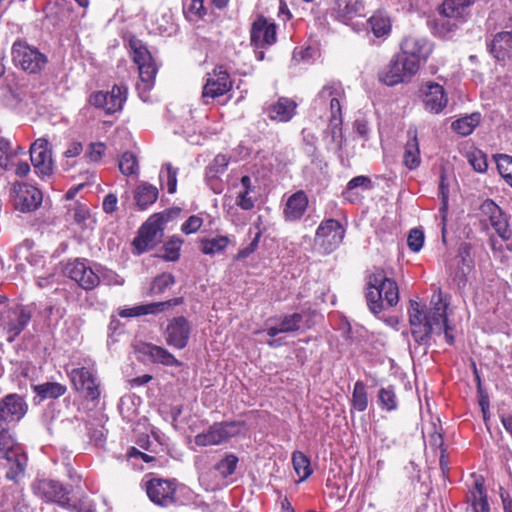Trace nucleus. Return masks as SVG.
Segmentation results:
<instances>
[{
  "mask_svg": "<svg viewBox=\"0 0 512 512\" xmlns=\"http://www.w3.org/2000/svg\"><path fill=\"white\" fill-rule=\"evenodd\" d=\"M118 166L121 173L125 176L136 175L139 170L136 156L131 152H125L122 154Z\"/></svg>",
  "mask_w": 512,
  "mask_h": 512,
  "instance_id": "47",
  "label": "nucleus"
},
{
  "mask_svg": "<svg viewBox=\"0 0 512 512\" xmlns=\"http://www.w3.org/2000/svg\"><path fill=\"white\" fill-rule=\"evenodd\" d=\"M480 122V114L479 113H473L469 116H465L463 118H460L452 123V128L454 131H456L458 134L462 136H467L473 132L475 127Z\"/></svg>",
  "mask_w": 512,
  "mask_h": 512,
  "instance_id": "42",
  "label": "nucleus"
},
{
  "mask_svg": "<svg viewBox=\"0 0 512 512\" xmlns=\"http://www.w3.org/2000/svg\"><path fill=\"white\" fill-rule=\"evenodd\" d=\"M232 88V80L229 73L222 66L217 67L212 73L207 74L206 83L203 86L202 98L204 103L208 99H215L226 94Z\"/></svg>",
  "mask_w": 512,
  "mask_h": 512,
  "instance_id": "15",
  "label": "nucleus"
},
{
  "mask_svg": "<svg viewBox=\"0 0 512 512\" xmlns=\"http://www.w3.org/2000/svg\"><path fill=\"white\" fill-rule=\"evenodd\" d=\"M181 302L182 298H173L168 301L143 304L132 308H121L118 311V315L126 318L138 317L147 314H157L164 311L168 307L179 305Z\"/></svg>",
  "mask_w": 512,
  "mask_h": 512,
  "instance_id": "26",
  "label": "nucleus"
},
{
  "mask_svg": "<svg viewBox=\"0 0 512 512\" xmlns=\"http://www.w3.org/2000/svg\"><path fill=\"white\" fill-rule=\"evenodd\" d=\"M260 236H261V234L257 233L249 245H247L246 247H244L238 251V253L235 256V259L242 260V259L247 258L249 255H251L258 247Z\"/></svg>",
  "mask_w": 512,
  "mask_h": 512,
  "instance_id": "63",
  "label": "nucleus"
},
{
  "mask_svg": "<svg viewBox=\"0 0 512 512\" xmlns=\"http://www.w3.org/2000/svg\"><path fill=\"white\" fill-rule=\"evenodd\" d=\"M398 301L397 283L388 278L382 268H375L367 279L366 302L369 310L378 315L386 308L396 306Z\"/></svg>",
  "mask_w": 512,
  "mask_h": 512,
  "instance_id": "2",
  "label": "nucleus"
},
{
  "mask_svg": "<svg viewBox=\"0 0 512 512\" xmlns=\"http://www.w3.org/2000/svg\"><path fill=\"white\" fill-rule=\"evenodd\" d=\"M249 194V191L241 190L237 196L236 204L243 210H251L254 207V201Z\"/></svg>",
  "mask_w": 512,
  "mask_h": 512,
  "instance_id": "64",
  "label": "nucleus"
},
{
  "mask_svg": "<svg viewBox=\"0 0 512 512\" xmlns=\"http://www.w3.org/2000/svg\"><path fill=\"white\" fill-rule=\"evenodd\" d=\"M129 47L132 59L137 66L152 61L150 52L141 40L136 37L130 38Z\"/></svg>",
  "mask_w": 512,
  "mask_h": 512,
  "instance_id": "39",
  "label": "nucleus"
},
{
  "mask_svg": "<svg viewBox=\"0 0 512 512\" xmlns=\"http://www.w3.org/2000/svg\"><path fill=\"white\" fill-rule=\"evenodd\" d=\"M180 212V208H170L161 213L153 214L151 217H159L156 220V223H159L162 227H164L166 223L178 217Z\"/></svg>",
  "mask_w": 512,
  "mask_h": 512,
  "instance_id": "61",
  "label": "nucleus"
},
{
  "mask_svg": "<svg viewBox=\"0 0 512 512\" xmlns=\"http://www.w3.org/2000/svg\"><path fill=\"white\" fill-rule=\"evenodd\" d=\"M244 426L241 421L214 423L206 431L197 434L194 442L198 446L220 445L240 434Z\"/></svg>",
  "mask_w": 512,
  "mask_h": 512,
  "instance_id": "9",
  "label": "nucleus"
},
{
  "mask_svg": "<svg viewBox=\"0 0 512 512\" xmlns=\"http://www.w3.org/2000/svg\"><path fill=\"white\" fill-rule=\"evenodd\" d=\"M11 142L5 138H0V167L5 170L11 168Z\"/></svg>",
  "mask_w": 512,
  "mask_h": 512,
  "instance_id": "56",
  "label": "nucleus"
},
{
  "mask_svg": "<svg viewBox=\"0 0 512 512\" xmlns=\"http://www.w3.org/2000/svg\"><path fill=\"white\" fill-rule=\"evenodd\" d=\"M230 240L227 236H217L215 238H206L200 241V250L205 255L213 256L223 252L228 246Z\"/></svg>",
  "mask_w": 512,
  "mask_h": 512,
  "instance_id": "38",
  "label": "nucleus"
},
{
  "mask_svg": "<svg viewBox=\"0 0 512 512\" xmlns=\"http://www.w3.org/2000/svg\"><path fill=\"white\" fill-rule=\"evenodd\" d=\"M33 391L36 393L41 400L44 399H56L64 395L67 391L65 385L57 382H45L33 386Z\"/></svg>",
  "mask_w": 512,
  "mask_h": 512,
  "instance_id": "36",
  "label": "nucleus"
},
{
  "mask_svg": "<svg viewBox=\"0 0 512 512\" xmlns=\"http://www.w3.org/2000/svg\"><path fill=\"white\" fill-rule=\"evenodd\" d=\"M447 307L440 291L433 294L430 307L426 311H423L418 302L410 300L409 324L411 334L419 345H428L432 334L440 335L442 332L449 345L454 343L452 328L447 324Z\"/></svg>",
  "mask_w": 512,
  "mask_h": 512,
  "instance_id": "1",
  "label": "nucleus"
},
{
  "mask_svg": "<svg viewBox=\"0 0 512 512\" xmlns=\"http://www.w3.org/2000/svg\"><path fill=\"white\" fill-rule=\"evenodd\" d=\"M308 196L303 190L293 193L286 201L283 210L284 217L287 221H297L302 218L308 207Z\"/></svg>",
  "mask_w": 512,
  "mask_h": 512,
  "instance_id": "27",
  "label": "nucleus"
},
{
  "mask_svg": "<svg viewBox=\"0 0 512 512\" xmlns=\"http://www.w3.org/2000/svg\"><path fill=\"white\" fill-rule=\"evenodd\" d=\"M69 376L74 388L83 393L87 400L96 401L99 399V384L93 370L86 367L75 368L71 370Z\"/></svg>",
  "mask_w": 512,
  "mask_h": 512,
  "instance_id": "13",
  "label": "nucleus"
},
{
  "mask_svg": "<svg viewBox=\"0 0 512 512\" xmlns=\"http://www.w3.org/2000/svg\"><path fill=\"white\" fill-rule=\"evenodd\" d=\"M183 241L179 237L170 238L163 246L161 257L166 261H176L180 256V248Z\"/></svg>",
  "mask_w": 512,
  "mask_h": 512,
  "instance_id": "48",
  "label": "nucleus"
},
{
  "mask_svg": "<svg viewBox=\"0 0 512 512\" xmlns=\"http://www.w3.org/2000/svg\"><path fill=\"white\" fill-rule=\"evenodd\" d=\"M377 400L383 411L392 412L398 409L399 401L393 385L381 387L377 394Z\"/></svg>",
  "mask_w": 512,
  "mask_h": 512,
  "instance_id": "35",
  "label": "nucleus"
},
{
  "mask_svg": "<svg viewBox=\"0 0 512 512\" xmlns=\"http://www.w3.org/2000/svg\"><path fill=\"white\" fill-rule=\"evenodd\" d=\"M33 493L42 500L56 503L60 507L73 512H82L78 504L71 503L70 489L62 483L52 479H37L32 484Z\"/></svg>",
  "mask_w": 512,
  "mask_h": 512,
  "instance_id": "5",
  "label": "nucleus"
},
{
  "mask_svg": "<svg viewBox=\"0 0 512 512\" xmlns=\"http://www.w3.org/2000/svg\"><path fill=\"white\" fill-rule=\"evenodd\" d=\"M421 98L427 111L438 114L448 103L447 94L442 85L428 81L420 88Z\"/></svg>",
  "mask_w": 512,
  "mask_h": 512,
  "instance_id": "23",
  "label": "nucleus"
},
{
  "mask_svg": "<svg viewBox=\"0 0 512 512\" xmlns=\"http://www.w3.org/2000/svg\"><path fill=\"white\" fill-rule=\"evenodd\" d=\"M158 218L159 217H149L141 226L138 236L133 240V245L138 250V253H143L153 248L161 241L164 234V227L156 223Z\"/></svg>",
  "mask_w": 512,
  "mask_h": 512,
  "instance_id": "20",
  "label": "nucleus"
},
{
  "mask_svg": "<svg viewBox=\"0 0 512 512\" xmlns=\"http://www.w3.org/2000/svg\"><path fill=\"white\" fill-rule=\"evenodd\" d=\"M12 59L17 67L29 74L40 73L48 63L45 54L23 41H16L13 44Z\"/></svg>",
  "mask_w": 512,
  "mask_h": 512,
  "instance_id": "8",
  "label": "nucleus"
},
{
  "mask_svg": "<svg viewBox=\"0 0 512 512\" xmlns=\"http://www.w3.org/2000/svg\"><path fill=\"white\" fill-rule=\"evenodd\" d=\"M408 135L409 139L405 145L403 164L412 170L420 164V150L416 130H409Z\"/></svg>",
  "mask_w": 512,
  "mask_h": 512,
  "instance_id": "33",
  "label": "nucleus"
},
{
  "mask_svg": "<svg viewBox=\"0 0 512 512\" xmlns=\"http://www.w3.org/2000/svg\"><path fill=\"white\" fill-rule=\"evenodd\" d=\"M346 94L340 81L327 82L318 92L313 100L314 109L323 110L327 107L330 110V123L334 127L342 123V104Z\"/></svg>",
  "mask_w": 512,
  "mask_h": 512,
  "instance_id": "4",
  "label": "nucleus"
},
{
  "mask_svg": "<svg viewBox=\"0 0 512 512\" xmlns=\"http://www.w3.org/2000/svg\"><path fill=\"white\" fill-rule=\"evenodd\" d=\"M418 70L417 61L400 52L393 56L385 70L379 74V79L387 86H395L409 82Z\"/></svg>",
  "mask_w": 512,
  "mask_h": 512,
  "instance_id": "6",
  "label": "nucleus"
},
{
  "mask_svg": "<svg viewBox=\"0 0 512 512\" xmlns=\"http://www.w3.org/2000/svg\"><path fill=\"white\" fill-rule=\"evenodd\" d=\"M302 321V313L284 315L279 318V322L277 325L266 328L265 332L271 338H275L280 333L296 332L300 329Z\"/></svg>",
  "mask_w": 512,
  "mask_h": 512,
  "instance_id": "31",
  "label": "nucleus"
},
{
  "mask_svg": "<svg viewBox=\"0 0 512 512\" xmlns=\"http://www.w3.org/2000/svg\"><path fill=\"white\" fill-rule=\"evenodd\" d=\"M137 67L141 80V84H138V89L144 91L150 90L154 85L155 76L157 74V68L153 60Z\"/></svg>",
  "mask_w": 512,
  "mask_h": 512,
  "instance_id": "40",
  "label": "nucleus"
},
{
  "mask_svg": "<svg viewBox=\"0 0 512 512\" xmlns=\"http://www.w3.org/2000/svg\"><path fill=\"white\" fill-rule=\"evenodd\" d=\"M468 500L471 503L473 512H489L490 507L481 481H475L474 489L471 491Z\"/></svg>",
  "mask_w": 512,
  "mask_h": 512,
  "instance_id": "37",
  "label": "nucleus"
},
{
  "mask_svg": "<svg viewBox=\"0 0 512 512\" xmlns=\"http://www.w3.org/2000/svg\"><path fill=\"white\" fill-rule=\"evenodd\" d=\"M149 499L157 505L169 506L175 502V480L153 478L146 483Z\"/></svg>",
  "mask_w": 512,
  "mask_h": 512,
  "instance_id": "18",
  "label": "nucleus"
},
{
  "mask_svg": "<svg viewBox=\"0 0 512 512\" xmlns=\"http://www.w3.org/2000/svg\"><path fill=\"white\" fill-rule=\"evenodd\" d=\"M292 463L301 480L307 479L312 474L310 460L303 452L295 451L292 454Z\"/></svg>",
  "mask_w": 512,
  "mask_h": 512,
  "instance_id": "44",
  "label": "nucleus"
},
{
  "mask_svg": "<svg viewBox=\"0 0 512 512\" xmlns=\"http://www.w3.org/2000/svg\"><path fill=\"white\" fill-rule=\"evenodd\" d=\"M66 273L70 279L86 291L92 290L99 285V277L96 275V270L90 267L84 259H76L68 263Z\"/></svg>",
  "mask_w": 512,
  "mask_h": 512,
  "instance_id": "17",
  "label": "nucleus"
},
{
  "mask_svg": "<svg viewBox=\"0 0 512 512\" xmlns=\"http://www.w3.org/2000/svg\"><path fill=\"white\" fill-rule=\"evenodd\" d=\"M127 91L128 88L125 84H115L109 92L92 93L89 96V103L96 108L103 109L106 114H113L122 110L127 99Z\"/></svg>",
  "mask_w": 512,
  "mask_h": 512,
  "instance_id": "11",
  "label": "nucleus"
},
{
  "mask_svg": "<svg viewBox=\"0 0 512 512\" xmlns=\"http://www.w3.org/2000/svg\"><path fill=\"white\" fill-rule=\"evenodd\" d=\"M203 224L201 217L192 215L181 226V231L185 234L197 232Z\"/></svg>",
  "mask_w": 512,
  "mask_h": 512,
  "instance_id": "60",
  "label": "nucleus"
},
{
  "mask_svg": "<svg viewBox=\"0 0 512 512\" xmlns=\"http://www.w3.org/2000/svg\"><path fill=\"white\" fill-rule=\"evenodd\" d=\"M407 244L410 250L414 252L420 251L424 244V233L419 229H412L409 232Z\"/></svg>",
  "mask_w": 512,
  "mask_h": 512,
  "instance_id": "57",
  "label": "nucleus"
},
{
  "mask_svg": "<svg viewBox=\"0 0 512 512\" xmlns=\"http://www.w3.org/2000/svg\"><path fill=\"white\" fill-rule=\"evenodd\" d=\"M0 453L6 461V478L16 481L23 475L27 465V456L23 447L16 441L8 429L0 427Z\"/></svg>",
  "mask_w": 512,
  "mask_h": 512,
  "instance_id": "3",
  "label": "nucleus"
},
{
  "mask_svg": "<svg viewBox=\"0 0 512 512\" xmlns=\"http://www.w3.org/2000/svg\"><path fill=\"white\" fill-rule=\"evenodd\" d=\"M296 103L285 97H281L268 108V116L273 121L288 122L295 114Z\"/></svg>",
  "mask_w": 512,
  "mask_h": 512,
  "instance_id": "30",
  "label": "nucleus"
},
{
  "mask_svg": "<svg viewBox=\"0 0 512 512\" xmlns=\"http://www.w3.org/2000/svg\"><path fill=\"white\" fill-rule=\"evenodd\" d=\"M74 221L82 226H86L87 220L90 218V210L85 204L74 203L69 209Z\"/></svg>",
  "mask_w": 512,
  "mask_h": 512,
  "instance_id": "53",
  "label": "nucleus"
},
{
  "mask_svg": "<svg viewBox=\"0 0 512 512\" xmlns=\"http://www.w3.org/2000/svg\"><path fill=\"white\" fill-rule=\"evenodd\" d=\"M489 222L502 239L507 240L510 238L511 232L509 230L508 221L501 209L498 211V214H494L489 218Z\"/></svg>",
  "mask_w": 512,
  "mask_h": 512,
  "instance_id": "46",
  "label": "nucleus"
},
{
  "mask_svg": "<svg viewBox=\"0 0 512 512\" xmlns=\"http://www.w3.org/2000/svg\"><path fill=\"white\" fill-rule=\"evenodd\" d=\"M14 205L21 212L36 210L42 203L41 191L26 183H16L13 186Z\"/></svg>",
  "mask_w": 512,
  "mask_h": 512,
  "instance_id": "22",
  "label": "nucleus"
},
{
  "mask_svg": "<svg viewBox=\"0 0 512 512\" xmlns=\"http://www.w3.org/2000/svg\"><path fill=\"white\" fill-rule=\"evenodd\" d=\"M468 162L473 167V169L476 172L483 173L487 170L488 164H487V158L486 155L480 151L475 150L467 155Z\"/></svg>",
  "mask_w": 512,
  "mask_h": 512,
  "instance_id": "52",
  "label": "nucleus"
},
{
  "mask_svg": "<svg viewBox=\"0 0 512 512\" xmlns=\"http://www.w3.org/2000/svg\"><path fill=\"white\" fill-rule=\"evenodd\" d=\"M30 160L36 174L40 177L50 176L53 172L52 151L48 140L39 138L30 146Z\"/></svg>",
  "mask_w": 512,
  "mask_h": 512,
  "instance_id": "14",
  "label": "nucleus"
},
{
  "mask_svg": "<svg viewBox=\"0 0 512 512\" xmlns=\"http://www.w3.org/2000/svg\"><path fill=\"white\" fill-rule=\"evenodd\" d=\"M230 162V158L224 154H218L215 156L213 161L206 167V181L214 193H221L222 188L215 187L213 182H217V178L220 174H223Z\"/></svg>",
  "mask_w": 512,
  "mask_h": 512,
  "instance_id": "32",
  "label": "nucleus"
},
{
  "mask_svg": "<svg viewBox=\"0 0 512 512\" xmlns=\"http://www.w3.org/2000/svg\"><path fill=\"white\" fill-rule=\"evenodd\" d=\"M175 283V278L170 273H163L154 278L151 284V292L153 294H161L164 293L168 288L173 286Z\"/></svg>",
  "mask_w": 512,
  "mask_h": 512,
  "instance_id": "49",
  "label": "nucleus"
},
{
  "mask_svg": "<svg viewBox=\"0 0 512 512\" xmlns=\"http://www.w3.org/2000/svg\"><path fill=\"white\" fill-rule=\"evenodd\" d=\"M27 409V403L22 396L15 393L6 395L0 401V427L20 421Z\"/></svg>",
  "mask_w": 512,
  "mask_h": 512,
  "instance_id": "19",
  "label": "nucleus"
},
{
  "mask_svg": "<svg viewBox=\"0 0 512 512\" xmlns=\"http://www.w3.org/2000/svg\"><path fill=\"white\" fill-rule=\"evenodd\" d=\"M177 173L178 169L174 168L171 163H166L161 172L160 179L163 180L166 177L167 180V190L170 194L175 193L177 187Z\"/></svg>",
  "mask_w": 512,
  "mask_h": 512,
  "instance_id": "51",
  "label": "nucleus"
},
{
  "mask_svg": "<svg viewBox=\"0 0 512 512\" xmlns=\"http://www.w3.org/2000/svg\"><path fill=\"white\" fill-rule=\"evenodd\" d=\"M400 49L403 55L417 61L420 68V64L426 62L431 55L433 43L421 36L408 35L403 38Z\"/></svg>",
  "mask_w": 512,
  "mask_h": 512,
  "instance_id": "16",
  "label": "nucleus"
},
{
  "mask_svg": "<svg viewBox=\"0 0 512 512\" xmlns=\"http://www.w3.org/2000/svg\"><path fill=\"white\" fill-rule=\"evenodd\" d=\"M140 352L149 357L153 363L175 367L182 365V363L176 359L175 356L171 354L167 349L152 343L143 344Z\"/></svg>",
  "mask_w": 512,
  "mask_h": 512,
  "instance_id": "29",
  "label": "nucleus"
},
{
  "mask_svg": "<svg viewBox=\"0 0 512 512\" xmlns=\"http://www.w3.org/2000/svg\"><path fill=\"white\" fill-rule=\"evenodd\" d=\"M204 0H192L188 8L184 9V14L189 21H198L204 14Z\"/></svg>",
  "mask_w": 512,
  "mask_h": 512,
  "instance_id": "55",
  "label": "nucleus"
},
{
  "mask_svg": "<svg viewBox=\"0 0 512 512\" xmlns=\"http://www.w3.org/2000/svg\"><path fill=\"white\" fill-rule=\"evenodd\" d=\"M250 34L255 48H263L276 42V26L264 17H258L253 22Z\"/></svg>",
  "mask_w": 512,
  "mask_h": 512,
  "instance_id": "24",
  "label": "nucleus"
},
{
  "mask_svg": "<svg viewBox=\"0 0 512 512\" xmlns=\"http://www.w3.org/2000/svg\"><path fill=\"white\" fill-rule=\"evenodd\" d=\"M364 5L361 0H334L332 15L339 21L348 24L356 17L363 15Z\"/></svg>",
  "mask_w": 512,
  "mask_h": 512,
  "instance_id": "25",
  "label": "nucleus"
},
{
  "mask_svg": "<svg viewBox=\"0 0 512 512\" xmlns=\"http://www.w3.org/2000/svg\"><path fill=\"white\" fill-rule=\"evenodd\" d=\"M105 153V145L102 142L91 143L85 153V157L91 162H98Z\"/></svg>",
  "mask_w": 512,
  "mask_h": 512,
  "instance_id": "59",
  "label": "nucleus"
},
{
  "mask_svg": "<svg viewBox=\"0 0 512 512\" xmlns=\"http://www.w3.org/2000/svg\"><path fill=\"white\" fill-rule=\"evenodd\" d=\"M497 169L504 181L512 187V156L498 154L495 157Z\"/></svg>",
  "mask_w": 512,
  "mask_h": 512,
  "instance_id": "45",
  "label": "nucleus"
},
{
  "mask_svg": "<svg viewBox=\"0 0 512 512\" xmlns=\"http://www.w3.org/2000/svg\"><path fill=\"white\" fill-rule=\"evenodd\" d=\"M31 317L32 313L27 307L18 305L0 313V329L9 342H13L21 334Z\"/></svg>",
  "mask_w": 512,
  "mask_h": 512,
  "instance_id": "10",
  "label": "nucleus"
},
{
  "mask_svg": "<svg viewBox=\"0 0 512 512\" xmlns=\"http://www.w3.org/2000/svg\"><path fill=\"white\" fill-rule=\"evenodd\" d=\"M489 51L499 61L512 56V30L497 33L488 44Z\"/></svg>",
  "mask_w": 512,
  "mask_h": 512,
  "instance_id": "28",
  "label": "nucleus"
},
{
  "mask_svg": "<svg viewBox=\"0 0 512 512\" xmlns=\"http://www.w3.org/2000/svg\"><path fill=\"white\" fill-rule=\"evenodd\" d=\"M475 0H443L439 6V14L447 20L437 23V31L441 35L452 31L458 23L465 22L470 15V6Z\"/></svg>",
  "mask_w": 512,
  "mask_h": 512,
  "instance_id": "7",
  "label": "nucleus"
},
{
  "mask_svg": "<svg viewBox=\"0 0 512 512\" xmlns=\"http://www.w3.org/2000/svg\"><path fill=\"white\" fill-rule=\"evenodd\" d=\"M363 188L364 190H369L372 187V181L367 176H356L352 178L347 184V190H353L355 188Z\"/></svg>",
  "mask_w": 512,
  "mask_h": 512,
  "instance_id": "62",
  "label": "nucleus"
},
{
  "mask_svg": "<svg viewBox=\"0 0 512 512\" xmlns=\"http://www.w3.org/2000/svg\"><path fill=\"white\" fill-rule=\"evenodd\" d=\"M367 24L371 28L373 34L378 38L387 36L391 31L390 19L381 13L371 16L368 19Z\"/></svg>",
  "mask_w": 512,
  "mask_h": 512,
  "instance_id": "41",
  "label": "nucleus"
},
{
  "mask_svg": "<svg viewBox=\"0 0 512 512\" xmlns=\"http://www.w3.org/2000/svg\"><path fill=\"white\" fill-rule=\"evenodd\" d=\"M158 194L157 187L144 182L136 187L134 191V200L140 210H145L148 206L156 202Z\"/></svg>",
  "mask_w": 512,
  "mask_h": 512,
  "instance_id": "34",
  "label": "nucleus"
},
{
  "mask_svg": "<svg viewBox=\"0 0 512 512\" xmlns=\"http://www.w3.org/2000/svg\"><path fill=\"white\" fill-rule=\"evenodd\" d=\"M191 333L190 322L184 316L171 319L164 332L166 343L176 349H184Z\"/></svg>",
  "mask_w": 512,
  "mask_h": 512,
  "instance_id": "21",
  "label": "nucleus"
},
{
  "mask_svg": "<svg viewBox=\"0 0 512 512\" xmlns=\"http://www.w3.org/2000/svg\"><path fill=\"white\" fill-rule=\"evenodd\" d=\"M457 264L461 266L458 268V270L455 272L454 279L457 281L458 285H465L467 281V274L471 270L470 262L467 261L464 257H461L458 259Z\"/></svg>",
  "mask_w": 512,
  "mask_h": 512,
  "instance_id": "58",
  "label": "nucleus"
},
{
  "mask_svg": "<svg viewBox=\"0 0 512 512\" xmlns=\"http://www.w3.org/2000/svg\"><path fill=\"white\" fill-rule=\"evenodd\" d=\"M351 405L353 409L359 412L365 411L368 407V394L366 386L362 381H357L354 384Z\"/></svg>",
  "mask_w": 512,
  "mask_h": 512,
  "instance_id": "43",
  "label": "nucleus"
},
{
  "mask_svg": "<svg viewBox=\"0 0 512 512\" xmlns=\"http://www.w3.org/2000/svg\"><path fill=\"white\" fill-rule=\"evenodd\" d=\"M96 275L99 277V284L123 285L124 279L111 270L97 268Z\"/></svg>",
  "mask_w": 512,
  "mask_h": 512,
  "instance_id": "54",
  "label": "nucleus"
},
{
  "mask_svg": "<svg viewBox=\"0 0 512 512\" xmlns=\"http://www.w3.org/2000/svg\"><path fill=\"white\" fill-rule=\"evenodd\" d=\"M345 229L336 219L322 221L316 230V241L326 253L335 250L343 241Z\"/></svg>",
  "mask_w": 512,
  "mask_h": 512,
  "instance_id": "12",
  "label": "nucleus"
},
{
  "mask_svg": "<svg viewBox=\"0 0 512 512\" xmlns=\"http://www.w3.org/2000/svg\"><path fill=\"white\" fill-rule=\"evenodd\" d=\"M237 463L238 458L233 454H229L215 465V469L222 477L226 478L235 472Z\"/></svg>",
  "mask_w": 512,
  "mask_h": 512,
  "instance_id": "50",
  "label": "nucleus"
}]
</instances>
